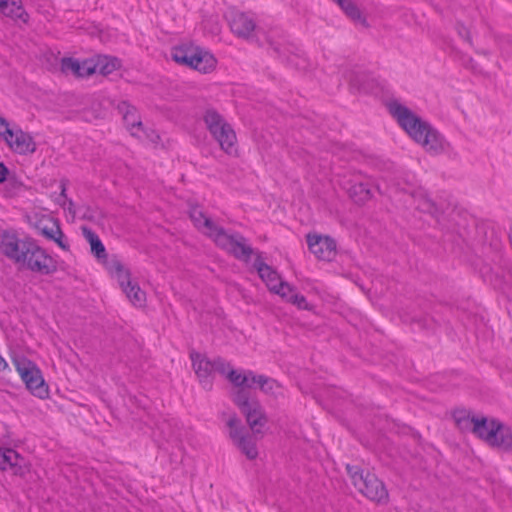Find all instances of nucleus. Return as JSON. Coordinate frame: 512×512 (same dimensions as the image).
<instances>
[{
  "label": "nucleus",
  "instance_id": "obj_40",
  "mask_svg": "<svg viewBox=\"0 0 512 512\" xmlns=\"http://www.w3.org/2000/svg\"><path fill=\"white\" fill-rule=\"evenodd\" d=\"M9 174L10 172L7 166L3 162H0V184L5 182Z\"/></svg>",
  "mask_w": 512,
  "mask_h": 512
},
{
  "label": "nucleus",
  "instance_id": "obj_14",
  "mask_svg": "<svg viewBox=\"0 0 512 512\" xmlns=\"http://www.w3.org/2000/svg\"><path fill=\"white\" fill-rule=\"evenodd\" d=\"M266 41L279 58L288 63L292 62L289 55L294 53V46L288 43L286 35L282 31L276 29L269 31Z\"/></svg>",
  "mask_w": 512,
  "mask_h": 512
},
{
  "label": "nucleus",
  "instance_id": "obj_29",
  "mask_svg": "<svg viewBox=\"0 0 512 512\" xmlns=\"http://www.w3.org/2000/svg\"><path fill=\"white\" fill-rule=\"evenodd\" d=\"M254 385L259 386L261 391H263L264 393L272 395H277L278 393H280L281 389V386L276 380L269 378L265 375H257Z\"/></svg>",
  "mask_w": 512,
  "mask_h": 512
},
{
  "label": "nucleus",
  "instance_id": "obj_11",
  "mask_svg": "<svg viewBox=\"0 0 512 512\" xmlns=\"http://www.w3.org/2000/svg\"><path fill=\"white\" fill-rule=\"evenodd\" d=\"M309 250L320 260L331 261L336 256V242L329 236L307 234Z\"/></svg>",
  "mask_w": 512,
  "mask_h": 512
},
{
  "label": "nucleus",
  "instance_id": "obj_9",
  "mask_svg": "<svg viewBox=\"0 0 512 512\" xmlns=\"http://www.w3.org/2000/svg\"><path fill=\"white\" fill-rule=\"evenodd\" d=\"M215 244L238 260L248 262L254 250L239 232H228L223 227L214 235Z\"/></svg>",
  "mask_w": 512,
  "mask_h": 512
},
{
  "label": "nucleus",
  "instance_id": "obj_30",
  "mask_svg": "<svg viewBox=\"0 0 512 512\" xmlns=\"http://www.w3.org/2000/svg\"><path fill=\"white\" fill-rule=\"evenodd\" d=\"M339 6L351 20L360 21L366 25V19L362 17L359 8L352 0H342Z\"/></svg>",
  "mask_w": 512,
  "mask_h": 512
},
{
  "label": "nucleus",
  "instance_id": "obj_37",
  "mask_svg": "<svg viewBox=\"0 0 512 512\" xmlns=\"http://www.w3.org/2000/svg\"><path fill=\"white\" fill-rule=\"evenodd\" d=\"M13 128H10L8 121L0 116V136L4 139V141H8L13 136Z\"/></svg>",
  "mask_w": 512,
  "mask_h": 512
},
{
  "label": "nucleus",
  "instance_id": "obj_17",
  "mask_svg": "<svg viewBox=\"0 0 512 512\" xmlns=\"http://www.w3.org/2000/svg\"><path fill=\"white\" fill-rule=\"evenodd\" d=\"M190 218L194 226L203 234L214 239V235L221 230V226H218L214 221L207 217L201 209L194 207L190 211Z\"/></svg>",
  "mask_w": 512,
  "mask_h": 512
},
{
  "label": "nucleus",
  "instance_id": "obj_26",
  "mask_svg": "<svg viewBox=\"0 0 512 512\" xmlns=\"http://www.w3.org/2000/svg\"><path fill=\"white\" fill-rule=\"evenodd\" d=\"M20 455L11 448H0V469H16L19 466Z\"/></svg>",
  "mask_w": 512,
  "mask_h": 512
},
{
  "label": "nucleus",
  "instance_id": "obj_10",
  "mask_svg": "<svg viewBox=\"0 0 512 512\" xmlns=\"http://www.w3.org/2000/svg\"><path fill=\"white\" fill-rule=\"evenodd\" d=\"M226 424L229 428V437L233 443L248 459H255L258 456L256 440L247 432L241 420L236 415H232Z\"/></svg>",
  "mask_w": 512,
  "mask_h": 512
},
{
  "label": "nucleus",
  "instance_id": "obj_28",
  "mask_svg": "<svg viewBox=\"0 0 512 512\" xmlns=\"http://www.w3.org/2000/svg\"><path fill=\"white\" fill-rule=\"evenodd\" d=\"M349 195L355 203L362 204L371 198L372 193L367 183L359 182L350 187Z\"/></svg>",
  "mask_w": 512,
  "mask_h": 512
},
{
  "label": "nucleus",
  "instance_id": "obj_33",
  "mask_svg": "<svg viewBox=\"0 0 512 512\" xmlns=\"http://www.w3.org/2000/svg\"><path fill=\"white\" fill-rule=\"evenodd\" d=\"M4 194L7 197H13L19 193L23 184L16 177L7 176V179L4 182Z\"/></svg>",
  "mask_w": 512,
  "mask_h": 512
},
{
  "label": "nucleus",
  "instance_id": "obj_32",
  "mask_svg": "<svg viewBox=\"0 0 512 512\" xmlns=\"http://www.w3.org/2000/svg\"><path fill=\"white\" fill-rule=\"evenodd\" d=\"M123 291L133 304L141 306L145 302V293L137 284L126 286Z\"/></svg>",
  "mask_w": 512,
  "mask_h": 512
},
{
  "label": "nucleus",
  "instance_id": "obj_12",
  "mask_svg": "<svg viewBox=\"0 0 512 512\" xmlns=\"http://www.w3.org/2000/svg\"><path fill=\"white\" fill-rule=\"evenodd\" d=\"M228 23L232 33L240 38L249 39L256 30L254 19L244 12H231Z\"/></svg>",
  "mask_w": 512,
  "mask_h": 512
},
{
  "label": "nucleus",
  "instance_id": "obj_23",
  "mask_svg": "<svg viewBox=\"0 0 512 512\" xmlns=\"http://www.w3.org/2000/svg\"><path fill=\"white\" fill-rule=\"evenodd\" d=\"M92 66H94L93 74L99 73L106 76L120 67V60L116 57L100 55L96 61L92 60Z\"/></svg>",
  "mask_w": 512,
  "mask_h": 512
},
{
  "label": "nucleus",
  "instance_id": "obj_7",
  "mask_svg": "<svg viewBox=\"0 0 512 512\" xmlns=\"http://www.w3.org/2000/svg\"><path fill=\"white\" fill-rule=\"evenodd\" d=\"M16 371L20 375L26 388L41 399L49 395L48 385L45 383L41 370L37 365L24 356L14 357L12 360Z\"/></svg>",
  "mask_w": 512,
  "mask_h": 512
},
{
  "label": "nucleus",
  "instance_id": "obj_44",
  "mask_svg": "<svg viewBox=\"0 0 512 512\" xmlns=\"http://www.w3.org/2000/svg\"><path fill=\"white\" fill-rule=\"evenodd\" d=\"M65 192H66V188H65V186H64V185H62L61 197H64V198L66 197Z\"/></svg>",
  "mask_w": 512,
  "mask_h": 512
},
{
  "label": "nucleus",
  "instance_id": "obj_25",
  "mask_svg": "<svg viewBox=\"0 0 512 512\" xmlns=\"http://www.w3.org/2000/svg\"><path fill=\"white\" fill-rule=\"evenodd\" d=\"M157 430L166 442H177L179 440V428L174 419L163 420L158 423Z\"/></svg>",
  "mask_w": 512,
  "mask_h": 512
},
{
  "label": "nucleus",
  "instance_id": "obj_38",
  "mask_svg": "<svg viewBox=\"0 0 512 512\" xmlns=\"http://www.w3.org/2000/svg\"><path fill=\"white\" fill-rule=\"evenodd\" d=\"M139 133L142 135L140 139L148 140L152 143H157L160 139L159 134L152 128H147L143 126V130H140Z\"/></svg>",
  "mask_w": 512,
  "mask_h": 512
},
{
  "label": "nucleus",
  "instance_id": "obj_27",
  "mask_svg": "<svg viewBox=\"0 0 512 512\" xmlns=\"http://www.w3.org/2000/svg\"><path fill=\"white\" fill-rule=\"evenodd\" d=\"M491 446L499 447L505 451H512V429L499 422L496 442L492 443Z\"/></svg>",
  "mask_w": 512,
  "mask_h": 512
},
{
  "label": "nucleus",
  "instance_id": "obj_15",
  "mask_svg": "<svg viewBox=\"0 0 512 512\" xmlns=\"http://www.w3.org/2000/svg\"><path fill=\"white\" fill-rule=\"evenodd\" d=\"M117 111L122 115L123 121L127 128L130 130L131 135L137 138H141L142 135L139 133V131L143 130V123L140 120L136 107L127 101H121L117 105Z\"/></svg>",
  "mask_w": 512,
  "mask_h": 512
},
{
  "label": "nucleus",
  "instance_id": "obj_13",
  "mask_svg": "<svg viewBox=\"0 0 512 512\" xmlns=\"http://www.w3.org/2000/svg\"><path fill=\"white\" fill-rule=\"evenodd\" d=\"M6 144L12 151L20 155L33 154L37 150V145L32 135L23 131L18 126L14 127L13 136L6 141Z\"/></svg>",
  "mask_w": 512,
  "mask_h": 512
},
{
  "label": "nucleus",
  "instance_id": "obj_4",
  "mask_svg": "<svg viewBox=\"0 0 512 512\" xmlns=\"http://www.w3.org/2000/svg\"><path fill=\"white\" fill-rule=\"evenodd\" d=\"M346 472L354 487L370 501L384 505L389 501L385 484L373 473L359 465H346Z\"/></svg>",
  "mask_w": 512,
  "mask_h": 512
},
{
  "label": "nucleus",
  "instance_id": "obj_21",
  "mask_svg": "<svg viewBox=\"0 0 512 512\" xmlns=\"http://www.w3.org/2000/svg\"><path fill=\"white\" fill-rule=\"evenodd\" d=\"M106 269L118 280L122 290L132 284L130 281V271L116 257L106 262Z\"/></svg>",
  "mask_w": 512,
  "mask_h": 512
},
{
  "label": "nucleus",
  "instance_id": "obj_35",
  "mask_svg": "<svg viewBox=\"0 0 512 512\" xmlns=\"http://www.w3.org/2000/svg\"><path fill=\"white\" fill-rule=\"evenodd\" d=\"M287 302L297 306L299 309H303V310L311 309V306L308 304L305 296L298 294L296 292L289 297V300Z\"/></svg>",
  "mask_w": 512,
  "mask_h": 512
},
{
  "label": "nucleus",
  "instance_id": "obj_5",
  "mask_svg": "<svg viewBox=\"0 0 512 512\" xmlns=\"http://www.w3.org/2000/svg\"><path fill=\"white\" fill-rule=\"evenodd\" d=\"M203 121L224 152L229 155L236 153V133L218 111L208 108L203 115Z\"/></svg>",
  "mask_w": 512,
  "mask_h": 512
},
{
  "label": "nucleus",
  "instance_id": "obj_36",
  "mask_svg": "<svg viewBox=\"0 0 512 512\" xmlns=\"http://www.w3.org/2000/svg\"><path fill=\"white\" fill-rule=\"evenodd\" d=\"M54 226H55V233H54V237L51 240L54 241L63 250H68L69 244L65 240V235L63 234V232L61 231V229L57 223H55Z\"/></svg>",
  "mask_w": 512,
  "mask_h": 512
},
{
  "label": "nucleus",
  "instance_id": "obj_20",
  "mask_svg": "<svg viewBox=\"0 0 512 512\" xmlns=\"http://www.w3.org/2000/svg\"><path fill=\"white\" fill-rule=\"evenodd\" d=\"M0 12L14 20L27 23L28 13L23 8L22 0H0Z\"/></svg>",
  "mask_w": 512,
  "mask_h": 512
},
{
  "label": "nucleus",
  "instance_id": "obj_16",
  "mask_svg": "<svg viewBox=\"0 0 512 512\" xmlns=\"http://www.w3.org/2000/svg\"><path fill=\"white\" fill-rule=\"evenodd\" d=\"M498 430L499 421L495 419L489 421L486 417L478 418L472 427V433L485 440L489 445L496 442Z\"/></svg>",
  "mask_w": 512,
  "mask_h": 512
},
{
  "label": "nucleus",
  "instance_id": "obj_31",
  "mask_svg": "<svg viewBox=\"0 0 512 512\" xmlns=\"http://www.w3.org/2000/svg\"><path fill=\"white\" fill-rule=\"evenodd\" d=\"M454 419L461 430H470L472 432V427L478 417L470 416L465 411H458L455 412Z\"/></svg>",
  "mask_w": 512,
  "mask_h": 512
},
{
  "label": "nucleus",
  "instance_id": "obj_3",
  "mask_svg": "<svg viewBox=\"0 0 512 512\" xmlns=\"http://www.w3.org/2000/svg\"><path fill=\"white\" fill-rule=\"evenodd\" d=\"M388 110L408 135L428 153L439 155L446 150L448 143L445 138L408 107L394 100L388 103Z\"/></svg>",
  "mask_w": 512,
  "mask_h": 512
},
{
  "label": "nucleus",
  "instance_id": "obj_39",
  "mask_svg": "<svg viewBox=\"0 0 512 512\" xmlns=\"http://www.w3.org/2000/svg\"><path fill=\"white\" fill-rule=\"evenodd\" d=\"M456 31L462 39H464L466 42H468L470 45H472V38L470 35V31L463 23H461V22L456 23Z\"/></svg>",
  "mask_w": 512,
  "mask_h": 512
},
{
  "label": "nucleus",
  "instance_id": "obj_2",
  "mask_svg": "<svg viewBox=\"0 0 512 512\" xmlns=\"http://www.w3.org/2000/svg\"><path fill=\"white\" fill-rule=\"evenodd\" d=\"M224 376L233 384L232 401L245 416L246 422L253 434L261 433L262 428L267 423V417L259 400L252 391L257 375L251 370L241 372L229 366Z\"/></svg>",
  "mask_w": 512,
  "mask_h": 512
},
{
  "label": "nucleus",
  "instance_id": "obj_22",
  "mask_svg": "<svg viewBox=\"0 0 512 512\" xmlns=\"http://www.w3.org/2000/svg\"><path fill=\"white\" fill-rule=\"evenodd\" d=\"M83 235L86 240L90 243L91 253L97 258L98 261L102 262L106 266V262L109 261L105 246L100 240L99 236L91 229L84 227Z\"/></svg>",
  "mask_w": 512,
  "mask_h": 512
},
{
  "label": "nucleus",
  "instance_id": "obj_45",
  "mask_svg": "<svg viewBox=\"0 0 512 512\" xmlns=\"http://www.w3.org/2000/svg\"><path fill=\"white\" fill-rule=\"evenodd\" d=\"M334 2H336L338 5L342 2V0H333Z\"/></svg>",
  "mask_w": 512,
  "mask_h": 512
},
{
  "label": "nucleus",
  "instance_id": "obj_24",
  "mask_svg": "<svg viewBox=\"0 0 512 512\" xmlns=\"http://www.w3.org/2000/svg\"><path fill=\"white\" fill-rule=\"evenodd\" d=\"M415 199L416 208L424 213L436 215L441 211V208L434 202L429 195L424 191H418L413 194Z\"/></svg>",
  "mask_w": 512,
  "mask_h": 512
},
{
  "label": "nucleus",
  "instance_id": "obj_18",
  "mask_svg": "<svg viewBox=\"0 0 512 512\" xmlns=\"http://www.w3.org/2000/svg\"><path fill=\"white\" fill-rule=\"evenodd\" d=\"M94 66H92V60H84L82 62L71 58L65 57L61 60V70L64 73H72L73 75L84 78L89 77L93 74Z\"/></svg>",
  "mask_w": 512,
  "mask_h": 512
},
{
  "label": "nucleus",
  "instance_id": "obj_8",
  "mask_svg": "<svg viewBox=\"0 0 512 512\" xmlns=\"http://www.w3.org/2000/svg\"><path fill=\"white\" fill-rule=\"evenodd\" d=\"M190 359L199 382L205 390L212 389L214 372L224 375L229 368V363L221 357L209 359L205 355L193 351L190 353Z\"/></svg>",
  "mask_w": 512,
  "mask_h": 512
},
{
  "label": "nucleus",
  "instance_id": "obj_1",
  "mask_svg": "<svg viewBox=\"0 0 512 512\" xmlns=\"http://www.w3.org/2000/svg\"><path fill=\"white\" fill-rule=\"evenodd\" d=\"M0 252L15 264L41 275L54 274L56 260L31 237L19 238L14 231L0 232Z\"/></svg>",
  "mask_w": 512,
  "mask_h": 512
},
{
  "label": "nucleus",
  "instance_id": "obj_42",
  "mask_svg": "<svg viewBox=\"0 0 512 512\" xmlns=\"http://www.w3.org/2000/svg\"><path fill=\"white\" fill-rule=\"evenodd\" d=\"M418 325L422 328H433V321L428 319H421L417 321Z\"/></svg>",
  "mask_w": 512,
  "mask_h": 512
},
{
  "label": "nucleus",
  "instance_id": "obj_34",
  "mask_svg": "<svg viewBox=\"0 0 512 512\" xmlns=\"http://www.w3.org/2000/svg\"><path fill=\"white\" fill-rule=\"evenodd\" d=\"M273 293L281 296L282 298L289 300V297L295 293V288L286 281H280L276 288L272 290Z\"/></svg>",
  "mask_w": 512,
  "mask_h": 512
},
{
  "label": "nucleus",
  "instance_id": "obj_41",
  "mask_svg": "<svg viewBox=\"0 0 512 512\" xmlns=\"http://www.w3.org/2000/svg\"><path fill=\"white\" fill-rule=\"evenodd\" d=\"M54 233H55V227L54 228H47V227H44L42 229V234L49 240H51L53 237H54Z\"/></svg>",
  "mask_w": 512,
  "mask_h": 512
},
{
  "label": "nucleus",
  "instance_id": "obj_19",
  "mask_svg": "<svg viewBox=\"0 0 512 512\" xmlns=\"http://www.w3.org/2000/svg\"><path fill=\"white\" fill-rule=\"evenodd\" d=\"M253 267L257 270L259 277L266 283L268 289L272 292L280 283L281 279L276 270L267 265L259 253L253 263Z\"/></svg>",
  "mask_w": 512,
  "mask_h": 512
},
{
  "label": "nucleus",
  "instance_id": "obj_43",
  "mask_svg": "<svg viewBox=\"0 0 512 512\" xmlns=\"http://www.w3.org/2000/svg\"><path fill=\"white\" fill-rule=\"evenodd\" d=\"M8 367L6 360L0 355V372Z\"/></svg>",
  "mask_w": 512,
  "mask_h": 512
},
{
  "label": "nucleus",
  "instance_id": "obj_6",
  "mask_svg": "<svg viewBox=\"0 0 512 512\" xmlns=\"http://www.w3.org/2000/svg\"><path fill=\"white\" fill-rule=\"evenodd\" d=\"M172 59L202 73L212 71L216 66L215 57L206 50L193 45H180L172 49Z\"/></svg>",
  "mask_w": 512,
  "mask_h": 512
}]
</instances>
